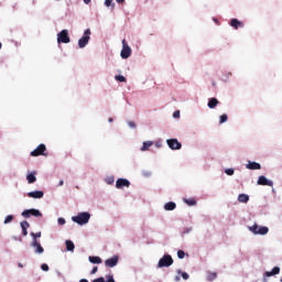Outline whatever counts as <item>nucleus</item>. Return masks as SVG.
<instances>
[{"mask_svg": "<svg viewBox=\"0 0 282 282\" xmlns=\"http://www.w3.org/2000/svg\"><path fill=\"white\" fill-rule=\"evenodd\" d=\"M90 218H91V215L87 212H84L77 216H74L72 220L75 221V224H78L79 226H85V224H89Z\"/></svg>", "mask_w": 282, "mask_h": 282, "instance_id": "1", "label": "nucleus"}, {"mask_svg": "<svg viewBox=\"0 0 282 282\" xmlns=\"http://www.w3.org/2000/svg\"><path fill=\"white\" fill-rule=\"evenodd\" d=\"M91 39V30L87 29L84 32V35L78 40V47L83 50V47H87V44L89 43Z\"/></svg>", "mask_w": 282, "mask_h": 282, "instance_id": "2", "label": "nucleus"}, {"mask_svg": "<svg viewBox=\"0 0 282 282\" xmlns=\"http://www.w3.org/2000/svg\"><path fill=\"white\" fill-rule=\"evenodd\" d=\"M173 263V257L171 254H164L158 263V268H171V264Z\"/></svg>", "mask_w": 282, "mask_h": 282, "instance_id": "3", "label": "nucleus"}, {"mask_svg": "<svg viewBox=\"0 0 282 282\" xmlns=\"http://www.w3.org/2000/svg\"><path fill=\"white\" fill-rule=\"evenodd\" d=\"M22 217H24V219H30V217H43V214L41 210L32 208L23 210Z\"/></svg>", "mask_w": 282, "mask_h": 282, "instance_id": "4", "label": "nucleus"}, {"mask_svg": "<svg viewBox=\"0 0 282 282\" xmlns=\"http://www.w3.org/2000/svg\"><path fill=\"white\" fill-rule=\"evenodd\" d=\"M250 232L253 235H268L270 229L268 227H259V225L254 224L253 226L249 227Z\"/></svg>", "mask_w": 282, "mask_h": 282, "instance_id": "5", "label": "nucleus"}, {"mask_svg": "<svg viewBox=\"0 0 282 282\" xmlns=\"http://www.w3.org/2000/svg\"><path fill=\"white\" fill-rule=\"evenodd\" d=\"M70 39H69V31L67 30H62L58 34H57V43H70Z\"/></svg>", "mask_w": 282, "mask_h": 282, "instance_id": "6", "label": "nucleus"}, {"mask_svg": "<svg viewBox=\"0 0 282 282\" xmlns=\"http://www.w3.org/2000/svg\"><path fill=\"white\" fill-rule=\"evenodd\" d=\"M131 56V46L127 44V40H122L121 58H129Z\"/></svg>", "mask_w": 282, "mask_h": 282, "instance_id": "7", "label": "nucleus"}, {"mask_svg": "<svg viewBox=\"0 0 282 282\" xmlns=\"http://www.w3.org/2000/svg\"><path fill=\"white\" fill-rule=\"evenodd\" d=\"M45 151H47V148L45 144L41 143L35 150L31 152V156L39 158V155H46Z\"/></svg>", "mask_w": 282, "mask_h": 282, "instance_id": "8", "label": "nucleus"}, {"mask_svg": "<svg viewBox=\"0 0 282 282\" xmlns=\"http://www.w3.org/2000/svg\"><path fill=\"white\" fill-rule=\"evenodd\" d=\"M166 142L167 145L172 149V151H180V149H182V143H180L177 139H169Z\"/></svg>", "mask_w": 282, "mask_h": 282, "instance_id": "9", "label": "nucleus"}, {"mask_svg": "<svg viewBox=\"0 0 282 282\" xmlns=\"http://www.w3.org/2000/svg\"><path fill=\"white\" fill-rule=\"evenodd\" d=\"M31 248H35V254H43V252H45V249L41 246L39 240H32Z\"/></svg>", "mask_w": 282, "mask_h": 282, "instance_id": "10", "label": "nucleus"}, {"mask_svg": "<svg viewBox=\"0 0 282 282\" xmlns=\"http://www.w3.org/2000/svg\"><path fill=\"white\" fill-rule=\"evenodd\" d=\"M129 186H131V183L129 182V180L126 178H118L116 182V188H129Z\"/></svg>", "mask_w": 282, "mask_h": 282, "instance_id": "11", "label": "nucleus"}, {"mask_svg": "<svg viewBox=\"0 0 282 282\" xmlns=\"http://www.w3.org/2000/svg\"><path fill=\"white\" fill-rule=\"evenodd\" d=\"M106 268H116L118 265V256H115L105 261Z\"/></svg>", "mask_w": 282, "mask_h": 282, "instance_id": "12", "label": "nucleus"}, {"mask_svg": "<svg viewBox=\"0 0 282 282\" xmlns=\"http://www.w3.org/2000/svg\"><path fill=\"white\" fill-rule=\"evenodd\" d=\"M258 185L259 186H273L274 183L270 180H267L265 176H259L258 178Z\"/></svg>", "mask_w": 282, "mask_h": 282, "instance_id": "13", "label": "nucleus"}, {"mask_svg": "<svg viewBox=\"0 0 282 282\" xmlns=\"http://www.w3.org/2000/svg\"><path fill=\"white\" fill-rule=\"evenodd\" d=\"M43 195H45L43 191H35V192L28 193V197H31L32 199H42Z\"/></svg>", "mask_w": 282, "mask_h": 282, "instance_id": "14", "label": "nucleus"}, {"mask_svg": "<svg viewBox=\"0 0 282 282\" xmlns=\"http://www.w3.org/2000/svg\"><path fill=\"white\" fill-rule=\"evenodd\" d=\"M280 272H281V268H279V267H274L272 269V271L264 272V281H265V276H274V275L279 274Z\"/></svg>", "mask_w": 282, "mask_h": 282, "instance_id": "15", "label": "nucleus"}, {"mask_svg": "<svg viewBox=\"0 0 282 282\" xmlns=\"http://www.w3.org/2000/svg\"><path fill=\"white\" fill-rule=\"evenodd\" d=\"M230 25L235 30H239V28H243V22L239 21L238 19H231Z\"/></svg>", "mask_w": 282, "mask_h": 282, "instance_id": "16", "label": "nucleus"}, {"mask_svg": "<svg viewBox=\"0 0 282 282\" xmlns=\"http://www.w3.org/2000/svg\"><path fill=\"white\" fill-rule=\"evenodd\" d=\"M20 226L22 228L23 237H28V228H30V223H28V220H23L22 223H20Z\"/></svg>", "mask_w": 282, "mask_h": 282, "instance_id": "17", "label": "nucleus"}, {"mask_svg": "<svg viewBox=\"0 0 282 282\" xmlns=\"http://www.w3.org/2000/svg\"><path fill=\"white\" fill-rule=\"evenodd\" d=\"M247 169H249V171H259V170H261V164H259L257 162H249L247 164Z\"/></svg>", "mask_w": 282, "mask_h": 282, "instance_id": "18", "label": "nucleus"}, {"mask_svg": "<svg viewBox=\"0 0 282 282\" xmlns=\"http://www.w3.org/2000/svg\"><path fill=\"white\" fill-rule=\"evenodd\" d=\"M217 105H219V100L217 98L213 97L208 100L207 107H209V109H215V107H217Z\"/></svg>", "mask_w": 282, "mask_h": 282, "instance_id": "19", "label": "nucleus"}, {"mask_svg": "<svg viewBox=\"0 0 282 282\" xmlns=\"http://www.w3.org/2000/svg\"><path fill=\"white\" fill-rule=\"evenodd\" d=\"M238 202L240 204H248V202H250V196H248V194H240L238 196Z\"/></svg>", "mask_w": 282, "mask_h": 282, "instance_id": "20", "label": "nucleus"}, {"mask_svg": "<svg viewBox=\"0 0 282 282\" xmlns=\"http://www.w3.org/2000/svg\"><path fill=\"white\" fill-rule=\"evenodd\" d=\"M88 260L90 261V263H97V264L102 263V259L98 256H90Z\"/></svg>", "mask_w": 282, "mask_h": 282, "instance_id": "21", "label": "nucleus"}, {"mask_svg": "<svg viewBox=\"0 0 282 282\" xmlns=\"http://www.w3.org/2000/svg\"><path fill=\"white\" fill-rule=\"evenodd\" d=\"M177 208V205L173 202H169L164 205V210H175Z\"/></svg>", "mask_w": 282, "mask_h": 282, "instance_id": "22", "label": "nucleus"}, {"mask_svg": "<svg viewBox=\"0 0 282 282\" xmlns=\"http://www.w3.org/2000/svg\"><path fill=\"white\" fill-rule=\"evenodd\" d=\"M153 147V141H145L143 142V145L141 147V151H149Z\"/></svg>", "mask_w": 282, "mask_h": 282, "instance_id": "23", "label": "nucleus"}, {"mask_svg": "<svg viewBox=\"0 0 282 282\" xmlns=\"http://www.w3.org/2000/svg\"><path fill=\"white\" fill-rule=\"evenodd\" d=\"M76 247L74 246V242L72 241V240H66V250L68 251V252H74V249H75Z\"/></svg>", "mask_w": 282, "mask_h": 282, "instance_id": "24", "label": "nucleus"}, {"mask_svg": "<svg viewBox=\"0 0 282 282\" xmlns=\"http://www.w3.org/2000/svg\"><path fill=\"white\" fill-rule=\"evenodd\" d=\"M26 180L29 184H34V182H36V176L34 175V173H31L26 176Z\"/></svg>", "mask_w": 282, "mask_h": 282, "instance_id": "25", "label": "nucleus"}, {"mask_svg": "<svg viewBox=\"0 0 282 282\" xmlns=\"http://www.w3.org/2000/svg\"><path fill=\"white\" fill-rule=\"evenodd\" d=\"M184 202L185 204H187V206H195L197 204V200H195V198H185Z\"/></svg>", "mask_w": 282, "mask_h": 282, "instance_id": "26", "label": "nucleus"}, {"mask_svg": "<svg viewBox=\"0 0 282 282\" xmlns=\"http://www.w3.org/2000/svg\"><path fill=\"white\" fill-rule=\"evenodd\" d=\"M215 279H217V273L215 272L207 273V281H215Z\"/></svg>", "mask_w": 282, "mask_h": 282, "instance_id": "27", "label": "nucleus"}, {"mask_svg": "<svg viewBox=\"0 0 282 282\" xmlns=\"http://www.w3.org/2000/svg\"><path fill=\"white\" fill-rule=\"evenodd\" d=\"M41 231L39 232H31V237L33 238V241H39L41 239Z\"/></svg>", "mask_w": 282, "mask_h": 282, "instance_id": "28", "label": "nucleus"}, {"mask_svg": "<svg viewBox=\"0 0 282 282\" xmlns=\"http://www.w3.org/2000/svg\"><path fill=\"white\" fill-rule=\"evenodd\" d=\"M116 80H119V83H127V77L122 75H117Z\"/></svg>", "mask_w": 282, "mask_h": 282, "instance_id": "29", "label": "nucleus"}, {"mask_svg": "<svg viewBox=\"0 0 282 282\" xmlns=\"http://www.w3.org/2000/svg\"><path fill=\"white\" fill-rule=\"evenodd\" d=\"M224 122H228V115H221L219 119V124H224Z\"/></svg>", "mask_w": 282, "mask_h": 282, "instance_id": "30", "label": "nucleus"}, {"mask_svg": "<svg viewBox=\"0 0 282 282\" xmlns=\"http://www.w3.org/2000/svg\"><path fill=\"white\" fill-rule=\"evenodd\" d=\"M41 270H43V272H50V265H47V263H43L41 265Z\"/></svg>", "mask_w": 282, "mask_h": 282, "instance_id": "31", "label": "nucleus"}, {"mask_svg": "<svg viewBox=\"0 0 282 282\" xmlns=\"http://www.w3.org/2000/svg\"><path fill=\"white\" fill-rule=\"evenodd\" d=\"M177 257H178V259H184V257H186V253L184 252V250H178Z\"/></svg>", "mask_w": 282, "mask_h": 282, "instance_id": "32", "label": "nucleus"}, {"mask_svg": "<svg viewBox=\"0 0 282 282\" xmlns=\"http://www.w3.org/2000/svg\"><path fill=\"white\" fill-rule=\"evenodd\" d=\"M12 219H14L13 215L7 216L6 219H4V224H10V221H12Z\"/></svg>", "mask_w": 282, "mask_h": 282, "instance_id": "33", "label": "nucleus"}, {"mask_svg": "<svg viewBox=\"0 0 282 282\" xmlns=\"http://www.w3.org/2000/svg\"><path fill=\"white\" fill-rule=\"evenodd\" d=\"M225 173H226L227 175H235V170H234V169H227V170L225 171Z\"/></svg>", "mask_w": 282, "mask_h": 282, "instance_id": "34", "label": "nucleus"}, {"mask_svg": "<svg viewBox=\"0 0 282 282\" xmlns=\"http://www.w3.org/2000/svg\"><path fill=\"white\" fill-rule=\"evenodd\" d=\"M142 175H143L144 177H151V172H150V171H143V172H142Z\"/></svg>", "mask_w": 282, "mask_h": 282, "instance_id": "35", "label": "nucleus"}, {"mask_svg": "<svg viewBox=\"0 0 282 282\" xmlns=\"http://www.w3.org/2000/svg\"><path fill=\"white\" fill-rule=\"evenodd\" d=\"M113 2V0H105V6L107 8L111 7V3Z\"/></svg>", "mask_w": 282, "mask_h": 282, "instance_id": "36", "label": "nucleus"}, {"mask_svg": "<svg viewBox=\"0 0 282 282\" xmlns=\"http://www.w3.org/2000/svg\"><path fill=\"white\" fill-rule=\"evenodd\" d=\"M128 126L130 127V129H135V122L133 121H128Z\"/></svg>", "mask_w": 282, "mask_h": 282, "instance_id": "37", "label": "nucleus"}, {"mask_svg": "<svg viewBox=\"0 0 282 282\" xmlns=\"http://www.w3.org/2000/svg\"><path fill=\"white\" fill-rule=\"evenodd\" d=\"M59 226H65V218H58Z\"/></svg>", "mask_w": 282, "mask_h": 282, "instance_id": "38", "label": "nucleus"}, {"mask_svg": "<svg viewBox=\"0 0 282 282\" xmlns=\"http://www.w3.org/2000/svg\"><path fill=\"white\" fill-rule=\"evenodd\" d=\"M182 276H183L184 281H188V273L183 272V273H182Z\"/></svg>", "mask_w": 282, "mask_h": 282, "instance_id": "39", "label": "nucleus"}, {"mask_svg": "<svg viewBox=\"0 0 282 282\" xmlns=\"http://www.w3.org/2000/svg\"><path fill=\"white\" fill-rule=\"evenodd\" d=\"M173 118H180V110L174 111Z\"/></svg>", "mask_w": 282, "mask_h": 282, "instance_id": "40", "label": "nucleus"}, {"mask_svg": "<svg viewBox=\"0 0 282 282\" xmlns=\"http://www.w3.org/2000/svg\"><path fill=\"white\" fill-rule=\"evenodd\" d=\"M98 272V267H94L93 270L90 271V274H96Z\"/></svg>", "mask_w": 282, "mask_h": 282, "instance_id": "41", "label": "nucleus"}, {"mask_svg": "<svg viewBox=\"0 0 282 282\" xmlns=\"http://www.w3.org/2000/svg\"><path fill=\"white\" fill-rule=\"evenodd\" d=\"M93 282H105V278H97Z\"/></svg>", "mask_w": 282, "mask_h": 282, "instance_id": "42", "label": "nucleus"}, {"mask_svg": "<svg viewBox=\"0 0 282 282\" xmlns=\"http://www.w3.org/2000/svg\"><path fill=\"white\" fill-rule=\"evenodd\" d=\"M117 3H124V0H116Z\"/></svg>", "mask_w": 282, "mask_h": 282, "instance_id": "43", "label": "nucleus"}, {"mask_svg": "<svg viewBox=\"0 0 282 282\" xmlns=\"http://www.w3.org/2000/svg\"><path fill=\"white\" fill-rule=\"evenodd\" d=\"M84 3H91V0H84Z\"/></svg>", "mask_w": 282, "mask_h": 282, "instance_id": "44", "label": "nucleus"}, {"mask_svg": "<svg viewBox=\"0 0 282 282\" xmlns=\"http://www.w3.org/2000/svg\"><path fill=\"white\" fill-rule=\"evenodd\" d=\"M108 184H113V178H110Z\"/></svg>", "mask_w": 282, "mask_h": 282, "instance_id": "45", "label": "nucleus"}, {"mask_svg": "<svg viewBox=\"0 0 282 282\" xmlns=\"http://www.w3.org/2000/svg\"><path fill=\"white\" fill-rule=\"evenodd\" d=\"M79 282H89L87 279H82Z\"/></svg>", "mask_w": 282, "mask_h": 282, "instance_id": "46", "label": "nucleus"}, {"mask_svg": "<svg viewBox=\"0 0 282 282\" xmlns=\"http://www.w3.org/2000/svg\"><path fill=\"white\" fill-rule=\"evenodd\" d=\"M64 182L59 181L58 186H63Z\"/></svg>", "mask_w": 282, "mask_h": 282, "instance_id": "47", "label": "nucleus"}, {"mask_svg": "<svg viewBox=\"0 0 282 282\" xmlns=\"http://www.w3.org/2000/svg\"><path fill=\"white\" fill-rule=\"evenodd\" d=\"M108 121H109V122H113V118H109Z\"/></svg>", "mask_w": 282, "mask_h": 282, "instance_id": "48", "label": "nucleus"}, {"mask_svg": "<svg viewBox=\"0 0 282 282\" xmlns=\"http://www.w3.org/2000/svg\"><path fill=\"white\" fill-rule=\"evenodd\" d=\"M18 265H19L20 268H23V264H22L21 262H19Z\"/></svg>", "mask_w": 282, "mask_h": 282, "instance_id": "49", "label": "nucleus"}, {"mask_svg": "<svg viewBox=\"0 0 282 282\" xmlns=\"http://www.w3.org/2000/svg\"><path fill=\"white\" fill-rule=\"evenodd\" d=\"M1 47H3V44H1V42H0V50H1Z\"/></svg>", "mask_w": 282, "mask_h": 282, "instance_id": "50", "label": "nucleus"}]
</instances>
